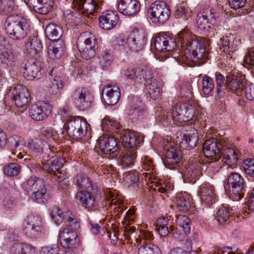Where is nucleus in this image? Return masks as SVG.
<instances>
[{
    "instance_id": "15",
    "label": "nucleus",
    "mask_w": 254,
    "mask_h": 254,
    "mask_svg": "<svg viewBox=\"0 0 254 254\" xmlns=\"http://www.w3.org/2000/svg\"><path fill=\"white\" fill-rule=\"evenodd\" d=\"M226 83L228 88L238 95H240L244 88L249 85L245 75L238 71L227 76Z\"/></svg>"
},
{
    "instance_id": "9",
    "label": "nucleus",
    "mask_w": 254,
    "mask_h": 254,
    "mask_svg": "<svg viewBox=\"0 0 254 254\" xmlns=\"http://www.w3.org/2000/svg\"><path fill=\"white\" fill-rule=\"evenodd\" d=\"M205 165L197 159L190 160L182 172L184 182L194 183L201 175V171Z\"/></svg>"
},
{
    "instance_id": "38",
    "label": "nucleus",
    "mask_w": 254,
    "mask_h": 254,
    "mask_svg": "<svg viewBox=\"0 0 254 254\" xmlns=\"http://www.w3.org/2000/svg\"><path fill=\"white\" fill-rule=\"evenodd\" d=\"M64 45L62 40L51 43L48 48L49 57L53 59L60 58L64 53Z\"/></svg>"
},
{
    "instance_id": "62",
    "label": "nucleus",
    "mask_w": 254,
    "mask_h": 254,
    "mask_svg": "<svg viewBox=\"0 0 254 254\" xmlns=\"http://www.w3.org/2000/svg\"><path fill=\"white\" fill-rule=\"evenodd\" d=\"M20 172L19 165L15 163H10L6 166L3 169V173L8 176H17Z\"/></svg>"
},
{
    "instance_id": "11",
    "label": "nucleus",
    "mask_w": 254,
    "mask_h": 254,
    "mask_svg": "<svg viewBox=\"0 0 254 254\" xmlns=\"http://www.w3.org/2000/svg\"><path fill=\"white\" fill-rule=\"evenodd\" d=\"M116 138L123 146L133 149L142 142L143 136L139 132L122 129L116 136Z\"/></svg>"
},
{
    "instance_id": "29",
    "label": "nucleus",
    "mask_w": 254,
    "mask_h": 254,
    "mask_svg": "<svg viewBox=\"0 0 254 254\" xmlns=\"http://www.w3.org/2000/svg\"><path fill=\"white\" fill-rule=\"evenodd\" d=\"M42 50L41 42L37 36L29 38L25 45L24 53L32 57L39 56Z\"/></svg>"
},
{
    "instance_id": "6",
    "label": "nucleus",
    "mask_w": 254,
    "mask_h": 254,
    "mask_svg": "<svg viewBox=\"0 0 254 254\" xmlns=\"http://www.w3.org/2000/svg\"><path fill=\"white\" fill-rule=\"evenodd\" d=\"M140 75L144 79L147 97L153 100L158 98L161 94V83L153 78L151 68L148 66L142 68Z\"/></svg>"
},
{
    "instance_id": "8",
    "label": "nucleus",
    "mask_w": 254,
    "mask_h": 254,
    "mask_svg": "<svg viewBox=\"0 0 254 254\" xmlns=\"http://www.w3.org/2000/svg\"><path fill=\"white\" fill-rule=\"evenodd\" d=\"M87 129L86 121L80 117H74L64 124V130L67 134L74 139L83 136Z\"/></svg>"
},
{
    "instance_id": "33",
    "label": "nucleus",
    "mask_w": 254,
    "mask_h": 254,
    "mask_svg": "<svg viewBox=\"0 0 254 254\" xmlns=\"http://www.w3.org/2000/svg\"><path fill=\"white\" fill-rule=\"evenodd\" d=\"M108 205L112 209L119 213H122L124 209V202L121 195L117 194V192L109 191L107 194Z\"/></svg>"
},
{
    "instance_id": "1",
    "label": "nucleus",
    "mask_w": 254,
    "mask_h": 254,
    "mask_svg": "<svg viewBox=\"0 0 254 254\" xmlns=\"http://www.w3.org/2000/svg\"><path fill=\"white\" fill-rule=\"evenodd\" d=\"M181 46L179 60L189 65L190 62H198L205 59L206 51L204 44L194 35L185 31L180 32L176 38Z\"/></svg>"
},
{
    "instance_id": "34",
    "label": "nucleus",
    "mask_w": 254,
    "mask_h": 254,
    "mask_svg": "<svg viewBox=\"0 0 254 254\" xmlns=\"http://www.w3.org/2000/svg\"><path fill=\"white\" fill-rule=\"evenodd\" d=\"M9 254H37L35 247L30 244L15 242L10 248Z\"/></svg>"
},
{
    "instance_id": "45",
    "label": "nucleus",
    "mask_w": 254,
    "mask_h": 254,
    "mask_svg": "<svg viewBox=\"0 0 254 254\" xmlns=\"http://www.w3.org/2000/svg\"><path fill=\"white\" fill-rule=\"evenodd\" d=\"M51 145L45 142L43 140L39 138L31 139L28 142V147L30 149L35 152H40L44 148L48 149L51 151Z\"/></svg>"
},
{
    "instance_id": "44",
    "label": "nucleus",
    "mask_w": 254,
    "mask_h": 254,
    "mask_svg": "<svg viewBox=\"0 0 254 254\" xmlns=\"http://www.w3.org/2000/svg\"><path fill=\"white\" fill-rule=\"evenodd\" d=\"M43 186V181L36 177L30 178L22 185L23 189L27 192L39 190V188H42Z\"/></svg>"
},
{
    "instance_id": "16",
    "label": "nucleus",
    "mask_w": 254,
    "mask_h": 254,
    "mask_svg": "<svg viewBox=\"0 0 254 254\" xmlns=\"http://www.w3.org/2000/svg\"><path fill=\"white\" fill-rule=\"evenodd\" d=\"M218 17L211 10L203 11L197 14L196 24L201 30H208L218 24Z\"/></svg>"
},
{
    "instance_id": "43",
    "label": "nucleus",
    "mask_w": 254,
    "mask_h": 254,
    "mask_svg": "<svg viewBox=\"0 0 254 254\" xmlns=\"http://www.w3.org/2000/svg\"><path fill=\"white\" fill-rule=\"evenodd\" d=\"M176 205L180 211H187L190 206V196L186 192L177 195Z\"/></svg>"
},
{
    "instance_id": "19",
    "label": "nucleus",
    "mask_w": 254,
    "mask_h": 254,
    "mask_svg": "<svg viewBox=\"0 0 254 254\" xmlns=\"http://www.w3.org/2000/svg\"><path fill=\"white\" fill-rule=\"evenodd\" d=\"M72 6L75 10L85 15L92 14L99 8L96 0H73Z\"/></svg>"
},
{
    "instance_id": "7",
    "label": "nucleus",
    "mask_w": 254,
    "mask_h": 254,
    "mask_svg": "<svg viewBox=\"0 0 254 254\" xmlns=\"http://www.w3.org/2000/svg\"><path fill=\"white\" fill-rule=\"evenodd\" d=\"M224 147L221 140L211 137L206 140L203 145V153L205 157L213 160L210 162H207V168L214 167L216 164V161L219 157L220 154L223 150Z\"/></svg>"
},
{
    "instance_id": "21",
    "label": "nucleus",
    "mask_w": 254,
    "mask_h": 254,
    "mask_svg": "<svg viewBox=\"0 0 254 254\" xmlns=\"http://www.w3.org/2000/svg\"><path fill=\"white\" fill-rule=\"evenodd\" d=\"M153 46L159 52H171L176 49L177 44L169 37L156 36L153 41Z\"/></svg>"
},
{
    "instance_id": "63",
    "label": "nucleus",
    "mask_w": 254,
    "mask_h": 254,
    "mask_svg": "<svg viewBox=\"0 0 254 254\" xmlns=\"http://www.w3.org/2000/svg\"><path fill=\"white\" fill-rule=\"evenodd\" d=\"M181 229H178V228H175L174 226H171L170 227V234H171L173 238L178 241H182L186 238V235L189 233H186L184 231L181 232Z\"/></svg>"
},
{
    "instance_id": "64",
    "label": "nucleus",
    "mask_w": 254,
    "mask_h": 254,
    "mask_svg": "<svg viewBox=\"0 0 254 254\" xmlns=\"http://www.w3.org/2000/svg\"><path fill=\"white\" fill-rule=\"evenodd\" d=\"M243 167L246 173L254 176V159H247L245 160Z\"/></svg>"
},
{
    "instance_id": "22",
    "label": "nucleus",
    "mask_w": 254,
    "mask_h": 254,
    "mask_svg": "<svg viewBox=\"0 0 254 254\" xmlns=\"http://www.w3.org/2000/svg\"><path fill=\"white\" fill-rule=\"evenodd\" d=\"M165 156L163 159L165 166L169 168H173L181 160V156L174 144H169L164 147Z\"/></svg>"
},
{
    "instance_id": "24",
    "label": "nucleus",
    "mask_w": 254,
    "mask_h": 254,
    "mask_svg": "<svg viewBox=\"0 0 254 254\" xmlns=\"http://www.w3.org/2000/svg\"><path fill=\"white\" fill-rule=\"evenodd\" d=\"M140 9V3L137 0H120L118 4L119 11L126 16L136 14Z\"/></svg>"
},
{
    "instance_id": "18",
    "label": "nucleus",
    "mask_w": 254,
    "mask_h": 254,
    "mask_svg": "<svg viewBox=\"0 0 254 254\" xmlns=\"http://www.w3.org/2000/svg\"><path fill=\"white\" fill-rule=\"evenodd\" d=\"M229 191L231 195L235 196L234 199L238 201L244 197L241 193L243 187V179L237 173H232L228 179Z\"/></svg>"
},
{
    "instance_id": "4",
    "label": "nucleus",
    "mask_w": 254,
    "mask_h": 254,
    "mask_svg": "<svg viewBox=\"0 0 254 254\" xmlns=\"http://www.w3.org/2000/svg\"><path fill=\"white\" fill-rule=\"evenodd\" d=\"M77 48L83 59L93 57L97 48L95 35L88 31L82 33L77 39Z\"/></svg>"
},
{
    "instance_id": "42",
    "label": "nucleus",
    "mask_w": 254,
    "mask_h": 254,
    "mask_svg": "<svg viewBox=\"0 0 254 254\" xmlns=\"http://www.w3.org/2000/svg\"><path fill=\"white\" fill-rule=\"evenodd\" d=\"M239 158L238 150L228 148L225 150L223 162L230 167H233L237 163Z\"/></svg>"
},
{
    "instance_id": "36",
    "label": "nucleus",
    "mask_w": 254,
    "mask_h": 254,
    "mask_svg": "<svg viewBox=\"0 0 254 254\" xmlns=\"http://www.w3.org/2000/svg\"><path fill=\"white\" fill-rule=\"evenodd\" d=\"M76 199L80 204L86 208H91L95 204V198L93 195L87 190L78 191L76 194Z\"/></svg>"
},
{
    "instance_id": "55",
    "label": "nucleus",
    "mask_w": 254,
    "mask_h": 254,
    "mask_svg": "<svg viewBox=\"0 0 254 254\" xmlns=\"http://www.w3.org/2000/svg\"><path fill=\"white\" fill-rule=\"evenodd\" d=\"M178 226L186 233H190V220L185 215H180L176 218Z\"/></svg>"
},
{
    "instance_id": "53",
    "label": "nucleus",
    "mask_w": 254,
    "mask_h": 254,
    "mask_svg": "<svg viewBox=\"0 0 254 254\" xmlns=\"http://www.w3.org/2000/svg\"><path fill=\"white\" fill-rule=\"evenodd\" d=\"M99 59L101 65L104 67H107L112 63L114 55L111 50H105L102 51Z\"/></svg>"
},
{
    "instance_id": "54",
    "label": "nucleus",
    "mask_w": 254,
    "mask_h": 254,
    "mask_svg": "<svg viewBox=\"0 0 254 254\" xmlns=\"http://www.w3.org/2000/svg\"><path fill=\"white\" fill-rule=\"evenodd\" d=\"M191 10L185 2L182 3L176 6V14L178 18L187 19L191 15Z\"/></svg>"
},
{
    "instance_id": "52",
    "label": "nucleus",
    "mask_w": 254,
    "mask_h": 254,
    "mask_svg": "<svg viewBox=\"0 0 254 254\" xmlns=\"http://www.w3.org/2000/svg\"><path fill=\"white\" fill-rule=\"evenodd\" d=\"M138 254H162L161 251L157 246L151 244L144 245V242L138 249Z\"/></svg>"
},
{
    "instance_id": "25",
    "label": "nucleus",
    "mask_w": 254,
    "mask_h": 254,
    "mask_svg": "<svg viewBox=\"0 0 254 254\" xmlns=\"http://www.w3.org/2000/svg\"><path fill=\"white\" fill-rule=\"evenodd\" d=\"M119 17L117 12L113 10H107L102 12L100 16L99 25L105 30H110L115 27L118 21Z\"/></svg>"
},
{
    "instance_id": "47",
    "label": "nucleus",
    "mask_w": 254,
    "mask_h": 254,
    "mask_svg": "<svg viewBox=\"0 0 254 254\" xmlns=\"http://www.w3.org/2000/svg\"><path fill=\"white\" fill-rule=\"evenodd\" d=\"M35 12L41 14H46L51 11L53 6V0L46 1L36 2L31 4Z\"/></svg>"
},
{
    "instance_id": "35",
    "label": "nucleus",
    "mask_w": 254,
    "mask_h": 254,
    "mask_svg": "<svg viewBox=\"0 0 254 254\" xmlns=\"http://www.w3.org/2000/svg\"><path fill=\"white\" fill-rule=\"evenodd\" d=\"M17 61V55L12 50L3 49L0 51V63L6 67L14 66Z\"/></svg>"
},
{
    "instance_id": "10",
    "label": "nucleus",
    "mask_w": 254,
    "mask_h": 254,
    "mask_svg": "<svg viewBox=\"0 0 254 254\" xmlns=\"http://www.w3.org/2000/svg\"><path fill=\"white\" fill-rule=\"evenodd\" d=\"M41 218L36 215L30 214L24 220L22 226V230L27 237L34 238L41 232Z\"/></svg>"
},
{
    "instance_id": "51",
    "label": "nucleus",
    "mask_w": 254,
    "mask_h": 254,
    "mask_svg": "<svg viewBox=\"0 0 254 254\" xmlns=\"http://www.w3.org/2000/svg\"><path fill=\"white\" fill-rule=\"evenodd\" d=\"M144 110L142 104L140 102L138 104L132 105L128 112V115L132 120L135 121L141 118Z\"/></svg>"
},
{
    "instance_id": "3",
    "label": "nucleus",
    "mask_w": 254,
    "mask_h": 254,
    "mask_svg": "<svg viewBox=\"0 0 254 254\" xmlns=\"http://www.w3.org/2000/svg\"><path fill=\"white\" fill-rule=\"evenodd\" d=\"M29 28V20L20 15H11L5 21V31L10 38L13 40L24 38L27 34Z\"/></svg>"
},
{
    "instance_id": "41",
    "label": "nucleus",
    "mask_w": 254,
    "mask_h": 254,
    "mask_svg": "<svg viewBox=\"0 0 254 254\" xmlns=\"http://www.w3.org/2000/svg\"><path fill=\"white\" fill-rule=\"evenodd\" d=\"M64 160L57 158L54 160H47L43 164V169L49 173L53 174L59 171L63 165Z\"/></svg>"
},
{
    "instance_id": "56",
    "label": "nucleus",
    "mask_w": 254,
    "mask_h": 254,
    "mask_svg": "<svg viewBox=\"0 0 254 254\" xmlns=\"http://www.w3.org/2000/svg\"><path fill=\"white\" fill-rule=\"evenodd\" d=\"M50 216L52 220L57 225L61 224L65 217L62 210L56 206L52 207L51 208Z\"/></svg>"
},
{
    "instance_id": "58",
    "label": "nucleus",
    "mask_w": 254,
    "mask_h": 254,
    "mask_svg": "<svg viewBox=\"0 0 254 254\" xmlns=\"http://www.w3.org/2000/svg\"><path fill=\"white\" fill-rule=\"evenodd\" d=\"M150 183L154 184V186L158 187V191L161 193H164L165 191H170L172 190L174 186L170 182H167L161 181L158 182L157 179L154 180L153 182L150 181Z\"/></svg>"
},
{
    "instance_id": "60",
    "label": "nucleus",
    "mask_w": 254,
    "mask_h": 254,
    "mask_svg": "<svg viewBox=\"0 0 254 254\" xmlns=\"http://www.w3.org/2000/svg\"><path fill=\"white\" fill-rule=\"evenodd\" d=\"M16 7L14 0H0V11L10 12Z\"/></svg>"
},
{
    "instance_id": "49",
    "label": "nucleus",
    "mask_w": 254,
    "mask_h": 254,
    "mask_svg": "<svg viewBox=\"0 0 254 254\" xmlns=\"http://www.w3.org/2000/svg\"><path fill=\"white\" fill-rule=\"evenodd\" d=\"M234 213L233 210L227 206H223L217 211L216 219L221 224L226 222Z\"/></svg>"
},
{
    "instance_id": "23",
    "label": "nucleus",
    "mask_w": 254,
    "mask_h": 254,
    "mask_svg": "<svg viewBox=\"0 0 254 254\" xmlns=\"http://www.w3.org/2000/svg\"><path fill=\"white\" fill-rule=\"evenodd\" d=\"M199 193L202 203L206 205L209 206L216 201L215 188L209 183L201 185Z\"/></svg>"
},
{
    "instance_id": "48",
    "label": "nucleus",
    "mask_w": 254,
    "mask_h": 254,
    "mask_svg": "<svg viewBox=\"0 0 254 254\" xmlns=\"http://www.w3.org/2000/svg\"><path fill=\"white\" fill-rule=\"evenodd\" d=\"M36 190L33 192L32 196L34 200L39 204H45L47 202L50 198V195L47 192L45 185L44 184L43 187L39 188V190Z\"/></svg>"
},
{
    "instance_id": "59",
    "label": "nucleus",
    "mask_w": 254,
    "mask_h": 254,
    "mask_svg": "<svg viewBox=\"0 0 254 254\" xmlns=\"http://www.w3.org/2000/svg\"><path fill=\"white\" fill-rule=\"evenodd\" d=\"M214 84L212 78L204 75L202 79V91L205 95L209 94L214 88Z\"/></svg>"
},
{
    "instance_id": "37",
    "label": "nucleus",
    "mask_w": 254,
    "mask_h": 254,
    "mask_svg": "<svg viewBox=\"0 0 254 254\" xmlns=\"http://www.w3.org/2000/svg\"><path fill=\"white\" fill-rule=\"evenodd\" d=\"M136 156V152L134 149H127L120 154L118 161L123 167L129 166L133 164Z\"/></svg>"
},
{
    "instance_id": "39",
    "label": "nucleus",
    "mask_w": 254,
    "mask_h": 254,
    "mask_svg": "<svg viewBox=\"0 0 254 254\" xmlns=\"http://www.w3.org/2000/svg\"><path fill=\"white\" fill-rule=\"evenodd\" d=\"M45 33L49 39L56 42L59 41L62 36L63 29L58 25L50 23L46 26Z\"/></svg>"
},
{
    "instance_id": "20",
    "label": "nucleus",
    "mask_w": 254,
    "mask_h": 254,
    "mask_svg": "<svg viewBox=\"0 0 254 254\" xmlns=\"http://www.w3.org/2000/svg\"><path fill=\"white\" fill-rule=\"evenodd\" d=\"M102 92L104 101L110 106L116 104L120 98V88L115 84L106 85L103 88Z\"/></svg>"
},
{
    "instance_id": "26",
    "label": "nucleus",
    "mask_w": 254,
    "mask_h": 254,
    "mask_svg": "<svg viewBox=\"0 0 254 254\" xmlns=\"http://www.w3.org/2000/svg\"><path fill=\"white\" fill-rule=\"evenodd\" d=\"M12 94L17 107L22 108L28 103L30 94L27 88L21 84L17 85L14 87Z\"/></svg>"
},
{
    "instance_id": "13",
    "label": "nucleus",
    "mask_w": 254,
    "mask_h": 254,
    "mask_svg": "<svg viewBox=\"0 0 254 254\" xmlns=\"http://www.w3.org/2000/svg\"><path fill=\"white\" fill-rule=\"evenodd\" d=\"M59 238L62 246L65 249H75L80 244V239L76 232L70 228L61 229Z\"/></svg>"
},
{
    "instance_id": "14",
    "label": "nucleus",
    "mask_w": 254,
    "mask_h": 254,
    "mask_svg": "<svg viewBox=\"0 0 254 254\" xmlns=\"http://www.w3.org/2000/svg\"><path fill=\"white\" fill-rule=\"evenodd\" d=\"M51 111L52 106L50 103L40 101L30 106L29 113L33 120L40 121L46 119L50 114Z\"/></svg>"
},
{
    "instance_id": "5",
    "label": "nucleus",
    "mask_w": 254,
    "mask_h": 254,
    "mask_svg": "<svg viewBox=\"0 0 254 254\" xmlns=\"http://www.w3.org/2000/svg\"><path fill=\"white\" fill-rule=\"evenodd\" d=\"M171 11L169 6L164 1H156L152 3L148 10V15L155 24H163L169 18Z\"/></svg>"
},
{
    "instance_id": "12",
    "label": "nucleus",
    "mask_w": 254,
    "mask_h": 254,
    "mask_svg": "<svg viewBox=\"0 0 254 254\" xmlns=\"http://www.w3.org/2000/svg\"><path fill=\"white\" fill-rule=\"evenodd\" d=\"M72 99L75 106L80 110H85L89 108L93 102V96L87 89L78 88L72 94Z\"/></svg>"
},
{
    "instance_id": "2",
    "label": "nucleus",
    "mask_w": 254,
    "mask_h": 254,
    "mask_svg": "<svg viewBox=\"0 0 254 254\" xmlns=\"http://www.w3.org/2000/svg\"><path fill=\"white\" fill-rule=\"evenodd\" d=\"M155 115L157 121L165 127L172 123L189 121L194 116V110L191 105L185 103L177 105L168 111L159 108Z\"/></svg>"
},
{
    "instance_id": "61",
    "label": "nucleus",
    "mask_w": 254,
    "mask_h": 254,
    "mask_svg": "<svg viewBox=\"0 0 254 254\" xmlns=\"http://www.w3.org/2000/svg\"><path fill=\"white\" fill-rule=\"evenodd\" d=\"M60 247L57 244L42 247L39 251L40 254H59Z\"/></svg>"
},
{
    "instance_id": "46",
    "label": "nucleus",
    "mask_w": 254,
    "mask_h": 254,
    "mask_svg": "<svg viewBox=\"0 0 254 254\" xmlns=\"http://www.w3.org/2000/svg\"><path fill=\"white\" fill-rule=\"evenodd\" d=\"M124 180L126 185L128 187L136 188L139 186V177L138 173L135 170L126 172L124 175Z\"/></svg>"
},
{
    "instance_id": "57",
    "label": "nucleus",
    "mask_w": 254,
    "mask_h": 254,
    "mask_svg": "<svg viewBox=\"0 0 254 254\" xmlns=\"http://www.w3.org/2000/svg\"><path fill=\"white\" fill-rule=\"evenodd\" d=\"M64 86V83L61 77L55 76L49 87V92L51 94L56 95Z\"/></svg>"
},
{
    "instance_id": "50",
    "label": "nucleus",
    "mask_w": 254,
    "mask_h": 254,
    "mask_svg": "<svg viewBox=\"0 0 254 254\" xmlns=\"http://www.w3.org/2000/svg\"><path fill=\"white\" fill-rule=\"evenodd\" d=\"M114 48L124 54L131 51L128 44V37L127 39L117 38L114 43Z\"/></svg>"
},
{
    "instance_id": "28",
    "label": "nucleus",
    "mask_w": 254,
    "mask_h": 254,
    "mask_svg": "<svg viewBox=\"0 0 254 254\" xmlns=\"http://www.w3.org/2000/svg\"><path fill=\"white\" fill-rule=\"evenodd\" d=\"M22 73L27 80L38 79L41 75V67L38 63L28 62L23 68Z\"/></svg>"
},
{
    "instance_id": "27",
    "label": "nucleus",
    "mask_w": 254,
    "mask_h": 254,
    "mask_svg": "<svg viewBox=\"0 0 254 254\" xmlns=\"http://www.w3.org/2000/svg\"><path fill=\"white\" fill-rule=\"evenodd\" d=\"M146 36L142 31H133L128 37V44L132 52L142 50L146 43Z\"/></svg>"
},
{
    "instance_id": "17",
    "label": "nucleus",
    "mask_w": 254,
    "mask_h": 254,
    "mask_svg": "<svg viewBox=\"0 0 254 254\" xmlns=\"http://www.w3.org/2000/svg\"><path fill=\"white\" fill-rule=\"evenodd\" d=\"M240 42L239 39H237L235 34L227 32L220 39V48L224 53L229 56L230 59H231L234 52L238 50Z\"/></svg>"
},
{
    "instance_id": "30",
    "label": "nucleus",
    "mask_w": 254,
    "mask_h": 254,
    "mask_svg": "<svg viewBox=\"0 0 254 254\" xmlns=\"http://www.w3.org/2000/svg\"><path fill=\"white\" fill-rule=\"evenodd\" d=\"M141 167L142 170L147 172L143 173L142 177L147 182L152 181L156 179V171L154 170V166L152 160L148 156L142 158Z\"/></svg>"
},
{
    "instance_id": "31",
    "label": "nucleus",
    "mask_w": 254,
    "mask_h": 254,
    "mask_svg": "<svg viewBox=\"0 0 254 254\" xmlns=\"http://www.w3.org/2000/svg\"><path fill=\"white\" fill-rule=\"evenodd\" d=\"M98 146L101 151L104 154L113 153L118 149L116 139L112 137H103L99 139Z\"/></svg>"
},
{
    "instance_id": "32",
    "label": "nucleus",
    "mask_w": 254,
    "mask_h": 254,
    "mask_svg": "<svg viewBox=\"0 0 254 254\" xmlns=\"http://www.w3.org/2000/svg\"><path fill=\"white\" fill-rule=\"evenodd\" d=\"M101 127L103 131L110 132L113 135L116 134L117 136L122 129L120 123L109 116H106L102 120Z\"/></svg>"
},
{
    "instance_id": "40",
    "label": "nucleus",
    "mask_w": 254,
    "mask_h": 254,
    "mask_svg": "<svg viewBox=\"0 0 254 254\" xmlns=\"http://www.w3.org/2000/svg\"><path fill=\"white\" fill-rule=\"evenodd\" d=\"M198 140V136L197 133L185 134L183 136L180 146L183 149L190 150L196 146Z\"/></svg>"
}]
</instances>
